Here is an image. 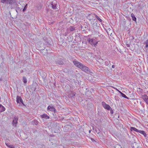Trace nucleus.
Masks as SVG:
<instances>
[{
	"instance_id": "f257e3e1",
	"label": "nucleus",
	"mask_w": 148,
	"mask_h": 148,
	"mask_svg": "<svg viewBox=\"0 0 148 148\" xmlns=\"http://www.w3.org/2000/svg\"><path fill=\"white\" fill-rule=\"evenodd\" d=\"M73 62L76 66L81 69L83 71L87 73H90V71L88 68L81 63L76 60H73Z\"/></svg>"
},
{
	"instance_id": "f03ea898",
	"label": "nucleus",
	"mask_w": 148,
	"mask_h": 148,
	"mask_svg": "<svg viewBox=\"0 0 148 148\" xmlns=\"http://www.w3.org/2000/svg\"><path fill=\"white\" fill-rule=\"evenodd\" d=\"M88 42L92 46L95 47L97 46L98 41L95 38H88Z\"/></svg>"
},
{
	"instance_id": "7ed1b4c3",
	"label": "nucleus",
	"mask_w": 148,
	"mask_h": 148,
	"mask_svg": "<svg viewBox=\"0 0 148 148\" xmlns=\"http://www.w3.org/2000/svg\"><path fill=\"white\" fill-rule=\"evenodd\" d=\"M55 63L56 64H58L59 65H62L64 63L62 59L60 58V57H56L55 58Z\"/></svg>"
},
{
	"instance_id": "20e7f679",
	"label": "nucleus",
	"mask_w": 148,
	"mask_h": 148,
	"mask_svg": "<svg viewBox=\"0 0 148 148\" xmlns=\"http://www.w3.org/2000/svg\"><path fill=\"white\" fill-rule=\"evenodd\" d=\"M18 116H15L12 121L13 125L15 127L16 126L17 124V121L18 120Z\"/></svg>"
},
{
	"instance_id": "39448f33",
	"label": "nucleus",
	"mask_w": 148,
	"mask_h": 148,
	"mask_svg": "<svg viewBox=\"0 0 148 148\" xmlns=\"http://www.w3.org/2000/svg\"><path fill=\"white\" fill-rule=\"evenodd\" d=\"M102 105L103 107L105 109L109 110V109L110 108V106L103 101L102 102Z\"/></svg>"
},
{
	"instance_id": "423d86ee",
	"label": "nucleus",
	"mask_w": 148,
	"mask_h": 148,
	"mask_svg": "<svg viewBox=\"0 0 148 148\" xmlns=\"http://www.w3.org/2000/svg\"><path fill=\"white\" fill-rule=\"evenodd\" d=\"M16 101L18 103H21L23 105H24L23 100L21 97L17 96L16 97Z\"/></svg>"
},
{
	"instance_id": "0eeeda50",
	"label": "nucleus",
	"mask_w": 148,
	"mask_h": 148,
	"mask_svg": "<svg viewBox=\"0 0 148 148\" xmlns=\"http://www.w3.org/2000/svg\"><path fill=\"white\" fill-rule=\"evenodd\" d=\"M57 2L56 1L53 0L51 3V5L52 8L54 9H56V8Z\"/></svg>"
},
{
	"instance_id": "6e6552de",
	"label": "nucleus",
	"mask_w": 148,
	"mask_h": 148,
	"mask_svg": "<svg viewBox=\"0 0 148 148\" xmlns=\"http://www.w3.org/2000/svg\"><path fill=\"white\" fill-rule=\"evenodd\" d=\"M48 110H49L50 111L53 112L54 113H56V110L54 107L53 106H49L47 107Z\"/></svg>"
},
{
	"instance_id": "1a4fd4ad",
	"label": "nucleus",
	"mask_w": 148,
	"mask_h": 148,
	"mask_svg": "<svg viewBox=\"0 0 148 148\" xmlns=\"http://www.w3.org/2000/svg\"><path fill=\"white\" fill-rule=\"evenodd\" d=\"M40 116L42 118H44L46 119H48L49 118V117L47 114H45L41 115Z\"/></svg>"
},
{
	"instance_id": "9d476101",
	"label": "nucleus",
	"mask_w": 148,
	"mask_h": 148,
	"mask_svg": "<svg viewBox=\"0 0 148 148\" xmlns=\"http://www.w3.org/2000/svg\"><path fill=\"white\" fill-rule=\"evenodd\" d=\"M131 17L132 18V20L135 22L136 21V18L135 17V15L133 13H132L131 14Z\"/></svg>"
},
{
	"instance_id": "9b49d317",
	"label": "nucleus",
	"mask_w": 148,
	"mask_h": 148,
	"mask_svg": "<svg viewBox=\"0 0 148 148\" xmlns=\"http://www.w3.org/2000/svg\"><path fill=\"white\" fill-rule=\"evenodd\" d=\"M130 130L132 131H134L137 132H138L139 130H138L137 129L134 127H130Z\"/></svg>"
},
{
	"instance_id": "f8f14e48",
	"label": "nucleus",
	"mask_w": 148,
	"mask_h": 148,
	"mask_svg": "<svg viewBox=\"0 0 148 148\" xmlns=\"http://www.w3.org/2000/svg\"><path fill=\"white\" fill-rule=\"evenodd\" d=\"M138 133L143 134L144 136H146V134L145 131L143 130H139Z\"/></svg>"
},
{
	"instance_id": "ddd939ff",
	"label": "nucleus",
	"mask_w": 148,
	"mask_h": 148,
	"mask_svg": "<svg viewBox=\"0 0 148 148\" xmlns=\"http://www.w3.org/2000/svg\"><path fill=\"white\" fill-rule=\"evenodd\" d=\"M15 2V0H9L8 1H7V3H9L11 5Z\"/></svg>"
},
{
	"instance_id": "4468645a",
	"label": "nucleus",
	"mask_w": 148,
	"mask_h": 148,
	"mask_svg": "<svg viewBox=\"0 0 148 148\" xmlns=\"http://www.w3.org/2000/svg\"><path fill=\"white\" fill-rule=\"evenodd\" d=\"M137 91L139 94H142L143 93V90L140 88H138L137 89Z\"/></svg>"
},
{
	"instance_id": "2eb2a0df",
	"label": "nucleus",
	"mask_w": 148,
	"mask_h": 148,
	"mask_svg": "<svg viewBox=\"0 0 148 148\" xmlns=\"http://www.w3.org/2000/svg\"><path fill=\"white\" fill-rule=\"evenodd\" d=\"M119 92L120 93V94L121 95V96L123 97H124V98H126L127 99H129L128 97H127V96L125 94H123V93L122 92H121L119 91Z\"/></svg>"
},
{
	"instance_id": "dca6fc26",
	"label": "nucleus",
	"mask_w": 148,
	"mask_h": 148,
	"mask_svg": "<svg viewBox=\"0 0 148 148\" xmlns=\"http://www.w3.org/2000/svg\"><path fill=\"white\" fill-rule=\"evenodd\" d=\"M76 93L73 92H71L69 95L70 97H74L75 96Z\"/></svg>"
},
{
	"instance_id": "f3484780",
	"label": "nucleus",
	"mask_w": 148,
	"mask_h": 148,
	"mask_svg": "<svg viewBox=\"0 0 148 148\" xmlns=\"http://www.w3.org/2000/svg\"><path fill=\"white\" fill-rule=\"evenodd\" d=\"M144 98L145 99V101L146 102V103L147 104H148V97L146 95H144Z\"/></svg>"
},
{
	"instance_id": "a211bd4d",
	"label": "nucleus",
	"mask_w": 148,
	"mask_h": 148,
	"mask_svg": "<svg viewBox=\"0 0 148 148\" xmlns=\"http://www.w3.org/2000/svg\"><path fill=\"white\" fill-rule=\"evenodd\" d=\"M0 109L1 111V112H4L5 110V107L3 106L2 105V106H1V107L0 108Z\"/></svg>"
},
{
	"instance_id": "6ab92c4d",
	"label": "nucleus",
	"mask_w": 148,
	"mask_h": 148,
	"mask_svg": "<svg viewBox=\"0 0 148 148\" xmlns=\"http://www.w3.org/2000/svg\"><path fill=\"white\" fill-rule=\"evenodd\" d=\"M32 124H34L36 125H37L38 123V122L36 120H33L32 123Z\"/></svg>"
},
{
	"instance_id": "aec40b11",
	"label": "nucleus",
	"mask_w": 148,
	"mask_h": 148,
	"mask_svg": "<svg viewBox=\"0 0 148 148\" xmlns=\"http://www.w3.org/2000/svg\"><path fill=\"white\" fill-rule=\"evenodd\" d=\"M144 44L145 45V48H147V50L148 47V39L146 40Z\"/></svg>"
},
{
	"instance_id": "412c9836",
	"label": "nucleus",
	"mask_w": 148,
	"mask_h": 148,
	"mask_svg": "<svg viewBox=\"0 0 148 148\" xmlns=\"http://www.w3.org/2000/svg\"><path fill=\"white\" fill-rule=\"evenodd\" d=\"M6 145L9 148H15L14 147L13 145H10L8 144H6Z\"/></svg>"
},
{
	"instance_id": "4be33fe9",
	"label": "nucleus",
	"mask_w": 148,
	"mask_h": 148,
	"mask_svg": "<svg viewBox=\"0 0 148 148\" xmlns=\"http://www.w3.org/2000/svg\"><path fill=\"white\" fill-rule=\"evenodd\" d=\"M110 64V61L108 60L105 62V64L106 66H108Z\"/></svg>"
},
{
	"instance_id": "5701e85b",
	"label": "nucleus",
	"mask_w": 148,
	"mask_h": 148,
	"mask_svg": "<svg viewBox=\"0 0 148 148\" xmlns=\"http://www.w3.org/2000/svg\"><path fill=\"white\" fill-rule=\"evenodd\" d=\"M27 4H26L24 8L23 9V12H25L27 8Z\"/></svg>"
},
{
	"instance_id": "b1692460",
	"label": "nucleus",
	"mask_w": 148,
	"mask_h": 148,
	"mask_svg": "<svg viewBox=\"0 0 148 148\" xmlns=\"http://www.w3.org/2000/svg\"><path fill=\"white\" fill-rule=\"evenodd\" d=\"M69 29L70 31L72 32L74 31L75 30V27H69Z\"/></svg>"
},
{
	"instance_id": "393cba45",
	"label": "nucleus",
	"mask_w": 148,
	"mask_h": 148,
	"mask_svg": "<svg viewBox=\"0 0 148 148\" xmlns=\"http://www.w3.org/2000/svg\"><path fill=\"white\" fill-rule=\"evenodd\" d=\"M23 81L24 83H26L27 82V80L25 77H23Z\"/></svg>"
},
{
	"instance_id": "a878e982",
	"label": "nucleus",
	"mask_w": 148,
	"mask_h": 148,
	"mask_svg": "<svg viewBox=\"0 0 148 148\" xmlns=\"http://www.w3.org/2000/svg\"><path fill=\"white\" fill-rule=\"evenodd\" d=\"M96 18L100 22H101L102 21V20L97 15L96 16Z\"/></svg>"
},
{
	"instance_id": "bb28decb",
	"label": "nucleus",
	"mask_w": 148,
	"mask_h": 148,
	"mask_svg": "<svg viewBox=\"0 0 148 148\" xmlns=\"http://www.w3.org/2000/svg\"><path fill=\"white\" fill-rule=\"evenodd\" d=\"M86 42H87L86 41L84 40L83 41H82V43L83 45H84V46L85 47L86 46Z\"/></svg>"
},
{
	"instance_id": "cd10ccee",
	"label": "nucleus",
	"mask_w": 148,
	"mask_h": 148,
	"mask_svg": "<svg viewBox=\"0 0 148 148\" xmlns=\"http://www.w3.org/2000/svg\"><path fill=\"white\" fill-rule=\"evenodd\" d=\"M95 131L96 133L97 134L99 133L100 132V130L99 129H95Z\"/></svg>"
},
{
	"instance_id": "c85d7f7f",
	"label": "nucleus",
	"mask_w": 148,
	"mask_h": 148,
	"mask_svg": "<svg viewBox=\"0 0 148 148\" xmlns=\"http://www.w3.org/2000/svg\"><path fill=\"white\" fill-rule=\"evenodd\" d=\"M9 0H1V2L2 3H7V1H8Z\"/></svg>"
},
{
	"instance_id": "c756f323",
	"label": "nucleus",
	"mask_w": 148,
	"mask_h": 148,
	"mask_svg": "<svg viewBox=\"0 0 148 148\" xmlns=\"http://www.w3.org/2000/svg\"><path fill=\"white\" fill-rule=\"evenodd\" d=\"M109 110H110V112L111 114H113V111L111 108H110V109H109Z\"/></svg>"
},
{
	"instance_id": "7c9ffc66",
	"label": "nucleus",
	"mask_w": 148,
	"mask_h": 148,
	"mask_svg": "<svg viewBox=\"0 0 148 148\" xmlns=\"http://www.w3.org/2000/svg\"><path fill=\"white\" fill-rule=\"evenodd\" d=\"M136 145V143H135L133 144V145L134 148H138V147H137V146H136V147L134 146V145Z\"/></svg>"
},
{
	"instance_id": "2f4dec72",
	"label": "nucleus",
	"mask_w": 148,
	"mask_h": 148,
	"mask_svg": "<svg viewBox=\"0 0 148 148\" xmlns=\"http://www.w3.org/2000/svg\"><path fill=\"white\" fill-rule=\"evenodd\" d=\"M144 137H145L146 139H147L148 140V135H147L146 134V136Z\"/></svg>"
},
{
	"instance_id": "473e14b6",
	"label": "nucleus",
	"mask_w": 148,
	"mask_h": 148,
	"mask_svg": "<svg viewBox=\"0 0 148 148\" xmlns=\"http://www.w3.org/2000/svg\"><path fill=\"white\" fill-rule=\"evenodd\" d=\"M114 88L117 91H118L119 92V91H119L117 88Z\"/></svg>"
},
{
	"instance_id": "72a5a7b5",
	"label": "nucleus",
	"mask_w": 148,
	"mask_h": 148,
	"mask_svg": "<svg viewBox=\"0 0 148 148\" xmlns=\"http://www.w3.org/2000/svg\"><path fill=\"white\" fill-rule=\"evenodd\" d=\"M126 46H127V47H130V45L129 44H126Z\"/></svg>"
},
{
	"instance_id": "f704fd0d",
	"label": "nucleus",
	"mask_w": 148,
	"mask_h": 148,
	"mask_svg": "<svg viewBox=\"0 0 148 148\" xmlns=\"http://www.w3.org/2000/svg\"><path fill=\"white\" fill-rule=\"evenodd\" d=\"M147 64L148 65V57H147Z\"/></svg>"
},
{
	"instance_id": "c9c22d12",
	"label": "nucleus",
	"mask_w": 148,
	"mask_h": 148,
	"mask_svg": "<svg viewBox=\"0 0 148 148\" xmlns=\"http://www.w3.org/2000/svg\"><path fill=\"white\" fill-rule=\"evenodd\" d=\"M112 67L113 68H114L115 67V66L114 65H112Z\"/></svg>"
},
{
	"instance_id": "e433bc0d",
	"label": "nucleus",
	"mask_w": 148,
	"mask_h": 148,
	"mask_svg": "<svg viewBox=\"0 0 148 148\" xmlns=\"http://www.w3.org/2000/svg\"><path fill=\"white\" fill-rule=\"evenodd\" d=\"M64 35L66 36L67 35V34L66 33H65Z\"/></svg>"
},
{
	"instance_id": "4c0bfd02",
	"label": "nucleus",
	"mask_w": 148,
	"mask_h": 148,
	"mask_svg": "<svg viewBox=\"0 0 148 148\" xmlns=\"http://www.w3.org/2000/svg\"><path fill=\"white\" fill-rule=\"evenodd\" d=\"M91 140H92V141H93V140H94L93 139H92V138H91Z\"/></svg>"
},
{
	"instance_id": "58836bf2",
	"label": "nucleus",
	"mask_w": 148,
	"mask_h": 148,
	"mask_svg": "<svg viewBox=\"0 0 148 148\" xmlns=\"http://www.w3.org/2000/svg\"><path fill=\"white\" fill-rule=\"evenodd\" d=\"M89 132H90V130L89 131Z\"/></svg>"
},
{
	"instance_id": "ea45409f",
	"label": "nucleus",
	"mask_w": 148,
	"mask_h": 148,
	"mask_svg": "<svg viewBox=\"0 0 148 148\" xmlns=\"http://www.w3.org/2000/svg\"><path fill=\"white\" fill-rule=\"evenodd\" d=\"M23 71V70H22L21 72V73H22V72Z\"/></svg>"
},
{
	"instance_id": "a19ab883",
	"label": "nucleus",
	"mask_w": 148,
	"mask_h": 148,
	"mask_svg": "<svg viewBox=\"0 0 148 148\" xmlns=\"http://www.w3.org/2000/svg\"><path fill=\"white\" fill-rule=\"evenodd\" d=\"M23 71V70H22L21 72V73H22V72Z\"/></svg>"
},
{
	"instance_id": "79ce46f5",
	"label": "nucleus",
	"mask_w": 148,
	"mask_h": 148,
	"mask_svg": "<svg viewBox=\"0 0 148 148\" xmlns=\"http://www.w3.org/2000/svg\"><path fill=\"white\" fill-rule=\"evenodd\" d=\"M23 71V70H22L21 72V73H22V72Z\"/></svg>"
},
{
	"instance_id": "37998d69",
	"label": "nucleus",
	"mask_w": 148,
	"mask_h": 148,
	"mask_svg": "<svg viewBox=\"0 0 148 148\" xmlns=\"http://www.w3.org/2000/svg\"><path fill=\"white\" fill-rule=\"evenodd\" d=\"M0 81H1V79H0Z\"/></svg>"
}]
</instances>
